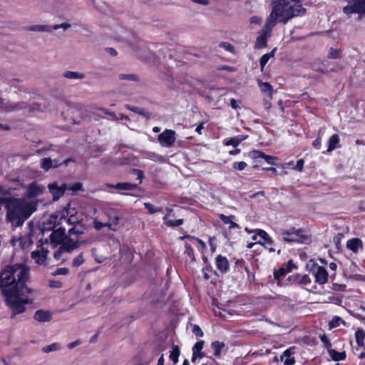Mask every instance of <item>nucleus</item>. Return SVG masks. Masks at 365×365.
<instances>
[{"mask_svg": "<svg viewBox=\"0 0 365 365\" xmlns=\"http://www.w3.org/2000/svg\"><path fill=\"white\" fill-rule=\"evenodd\" d=\"M29 279V268L20 264L6 266L0 272V290L11 311V318L25 312L26 305L34 303V299L29 297L33 292L26 286Z\"/></svg>", "mask_w": 365, "mask_h": 365, "instance_id": "f257e3e1", "label": "nucleus"}, {"mask_svg": "<svg viewBox=\"0 0 365 365\" xmlns=\"http://www.w3.org/2000/svg\"><path fill=\"white\" fill-rule=\"evenodd\" d=\"M305 13L306 9L302 6L301 0H275L265 27H268L269 23L274 26L277 21L286 24L292 18L302 16Z\"/></svg>", "mask_w": 365, "mask_h": 365, "instance_id": "f03ea898", "label": "nucleus"}, {"mask_svg": "<svg viewBox=\"0 0 365 365\" xmlns=\"http://www.w3.org/2000/svg\"><path fill=\"white\" fill-rule=\"evenodd\" d=\"M6 221L12 226L18 227L36 210V204L28 202L24 198L9 196L6 205Z\"/></svg>", "mask_w": 365, "mask_h": 365, "instance_id": "7ed1b4c3", "label": "nucleus"}, {"mask_svg": "<svg viewBox=\"0 0 365 365\" xmlns=\"http://www.w3.org/2000/svg\"><path fill=\"white\" fill-rule=\"evenodd\" d=\"M280 235L283 241L288 243H304L309 240L304 228L297 229L294 227L281 230Z\"/></svg>", "mask_w": 365, "mask_h": 365, "instance_id": "20e7f679", "label": "nucleus"}, {"mask_svg": "<svg viewBox=\"0 0 365 365\" xmlns=\"http://www.w3.org/2000/svg\"><path fill=\"white\" fill-rule=\"evenodd\" d=\"M347 5L343 8V12L347 16L357 14L360 18L365 16V0H346Z\"/></svg>", "mask_w": 365, "mask_h": 365, "instance_id": "39448f33", "label": "nucleus"}, {"mask_svg": "<svg viewBox=\"0 0 365 365\" xmlns=\"http://www.w3.org/2000/svg\"><path fill=\"white\" fill-rule=\"evenodd\" d=\"M0 108L6 112H12L23 109H29V110L31 112L34 110L33 107L28 105L25 102L11 103L9 102H6L5 99L2 98H0Z\"/></svg>", "mask_w": 365, "mask_h": 365, "instance_id": "423d86ee", "label": "nucleus"}, {"mask_svg": "<svg viewBox=\"0 0 365 365\" xmlns=\"http://www.w3.org/2000/svg\"><path fill=\"white\" fill-rule=\"evenodd\" d=\"M78 212L75 209L71 210L66 207L60 214V221H65L69 225H76L79 224L81 220L77 215Z\"/></svg>", "mask_w": 365, "mask_h": 365, "instance_id": "0eeeda50", "label": "nucleus"}, {"mask_svg": "<svg viewBox=\"0 0 365 365\" xmlns=\"http://www.w3.org/2000/svg\"><path fill=\"white\" fill-rule=\"evenodd\" d=\"M312 271L314 272L315 282L319 284H324L328 281L329 274L326 268L323 266H319L317 264H314L312 267Z\"/></svg>", "mask_w": 365, "mask_h": 365, "instance_id": "6e6552de", "label": "nucleus"}, {"mask_svg": "<svg viewBox=\"0 0 365 365\" xmlns=\"http://www.w3.org/2000/svg\"><path fill=\"white\" fill-rule=\"evenodd\" d=\"M175 132L170 129H166L158 136L159 143L163 146L170 147L175 141Z\"/></svg>", "mask_w": 365, "mask_h": 365, "instance_id": "1a4fd4ad", "label": "nucleus"}, {"mask_svg": "<svg viewBox=\"0 0 365 365\" xmlns=\"http://www.w3.org/2000/svg\"><path fill=\"white\" fill-rule=\"evenodd\" d=\"M249 157L253 160H257L258 158L264 159L268 164L272 165H276V161L278 160L277 157L265 154L264 152L258 150H252L249 154Z\"/></svg>", "mask_w": 365, "mask_h": 365, "instance_id": "9d476101", "label": "nucleus"}, {"mask_svg": "<svg viewBox=\"0 0 365 365\" xmlns=\"http://www.w3.org/2000/svg\"><path fill=\"white\" fill-rule=\"evenodd\" d=\"M48 188L53 196V200L56 201L58 200L60 197L64 195L67 189V185L63 183L61 186H58V183L55 182L49 184L48 185Z\"/></svg>", "mask_w": 365, "mask_h": 365, "instance_id": "9b49d317", "label": "nucleus"}, {"mask_svg": "<svg viewBox=\"0 0 365 365\" xmlns=\"http://www.w3.org/2000/svg\"><path fill=\"white\" fill-rule=\"evenodd\" d=\"M66 237V229L60 227L53 230L50 235V241L52 245L57 246L61 245Z\"/></svg>", "mask_w": 365, "mask_h": 365, "instance_id": "f8f14e48", "label": "nucleus"}, {"mask_svg": "<svg viewBox=\"0 0 365 365\" xmlns=\"http://www.w3.org/2000/svg\"><path fill=\"white\" fill-rule=\"evenodd\" d=\"M69 159L65 160L63 162L60 163L58 160H52L51 158H44L41 160V168L45 170L48 171L51 168H57L60 165L65 164L67 165Z\"/></svg>", "mask_w": 365, "mask_h": 365, "instance_id": "ddd939ff", "label": "nucleus"}, {"mask_svg": "<svg viewBox=\"0 0 365 365\" xmlns=\"http://www.w3.org/2000/svg\"><path fill=\"white\" fill-rule=\"evenodd\" d=\"M45 187L38 184L36 182H32L29 185L26 195L29 198H34L40 196L44 192Z\"/></svg>", "mask_w": 365, "mask_h": 365, "instance_id": "4468645a", "label": "nucleus"}, {"mask_svg": "<svg viewBox=\"0 0 365 365\" xmlns=\"http://www.w3.org/2000/svg\"><path fill=\"white\" fill-rule=\"evenodd\" d=\"M215 266L217 270L222 274H226L230 270V263L227 258L222 255L215 257Z\"/></svg>", "mask_w": 365, "mask_h": 365, "instance_id": "2eb2a0df", "label": "nucleus"}, {"mask_svg": "<svg viewBox=\"0 0 365 365\" xmlns=\"http://www.w3.org/2000/svg\"><path fill=\"white\" fill-rule=\"evenodd\" d=\"M48 251L41 246L40 249L31 252V257L38 264H43L46 260Z\"/></svg>", "mask_w": 365, "mask_h": 365, "instance_id": "dca6fc26", "label": "nucleus"}, {"mask_svg": "<svg viewBox=\"0 0 365 365\" xmlns=\"http://www.w3.org/2000/svg\"><path fill=\"white\" fill-rule=\"evenodd\" d=\"M79 246V243L77 241H74L71 238L66 237L63 242L61 243V250H63L66 252H71L74 250L77 249Z\"/></svg>", "mask_w": 365, "mask_h": 365, "instance_id": "f3484780", "label": "nucleus"}, {"mask_svg": "<svg viewBox=\"0 0 365 365\" xmlns=\"http://www.w3.org/2000/svg\"><path fill=\"white\" fill-rule=\"evenodd\" d=\"M347 249L352 251L354 253H357L359 250H362L364 247L363 242L358 237L350 239L346 242Z\"/></svg>", "mask_w": 365, "mask_h": 365, "instance_id": "a211bd4d", "label": "nucleus"}, {"mask_svg": "<svg viewBox=\"0 0 365 365\" xmlns=\"http://www.w3.org/2000/svg\"><path fill=\"white\" fill-rule=\"evenodd\" d=\"M34 318L39 322H47L52 319V315L48 311L38 309L34 313Z\"/></svg>", "mask_w": 365, "mask_h": 365, "instance_id": "6ab92c4d", "label": "nucleus"}, {"mask_svg": "<svg viewBox=\"0 0 365 365\" xmlns=\"http://www.w3.org/2000/svg\"><path fill=\"white\" fill-rule=\"evenodd\" d=\"M173 211V210L172 209H168V214L165 215L163 218L164 224L166 225L168 227H175L182 225L184 222L183 219L173 220L168 218L169 215L172 213Z\"/></svg>", "mask_w": 365, "mask_h": 365, "instance_id": "aec40b11", "label": "nucleus"}, {"mask_svg": "<svg viewBox=\"0 0 365 365\" xmlns=\"http://www.w3.org/2000/svg\"><path fill=\"white\" fill-rule=\"evenodd\" d=\"M106 186L110 188H115L118 190H133L137 188L138 185L130 182H118L115 185L107 183Z\"/></svg>", "mask_w": 365, "mask_h": 365, "instance_id": "412c9836", "label": "nucleus"}, {"mask_svg": "<svg viewBox=\"0 0 365 365\" xmlns=\"http://www.w3.org/2000/svg\"><path fill=\"white\" fill-rule=\"evenodd\" d=\"M272 27L273 26H272V23L269 24L268 27H265V26H264V33L257 38L256 45L257 46L261 48L267 45V34Z\"/></svg>", "mask_w": 365, "mask_h": 365, "instance_id": "4be33fe9", "label": "nucleus"}, {"mask_svg": "<svg viewBox=\"0 0 365 365\" xmlns=\"http://www.w3.org/2000/svg\"><path fill=\"white\" fill-rule=\"evenodd\" d=\"M328 149L327 150V153H330L335 149L340 148L341 145H339V136L338 134H334L332 135L328 140Z\"/></svg>", "mask_w": 365, "mask_h": 365, "instance_id": "5701e85b", "label": "nucleus"}, {"mask_svg": "<svg viewBox=\"0 0 365 365\" xmlns=\"http://www.w3.org/2000/svg\"><path fill=\"white\" fill-rule=\"evenodd\" d=\"M11 195V191L9 189H6L2 186H0V210L3 205L6 208V200H9Z\"/></svg>", "mask_w": 365, "mask_h": 365, "instance_id": "b1692460", "label": "nucleus"}, {"mask_svg": "<svg viewBox=\"0 0 365 365\" xmlns=\"http://www.w3.org/2000/svg\"><path fill=\"white\" fill-rule=\"evenodd\" d=\"M328 353L331 359L335 361H343L346 357L345 351L339 352L332 348L328 351Z\"/></svg>", "mask_w": 365, "mask_h": 365, "instance_id": "393cba45", "label": "nucleus"}, {"mask_svg": "<svg viewBox=\"0 0 365 365\" xmlns=\"http://www.w3.org/2000/svg\"><path fill=\"white\" fill-rule=\"evenodd\" d=\"M225 344L222 341H215L211 344V348L214 351V356L219 357L221 354L222 350L225 348Z\"/></svg>", "mask_w": 365, "mask_h": 365, "instance_id": "a878e982", "label": "nucleus"}, {"mask_svg": "<svg viewBox=\"0 0 365 365\" xmlns=\"http://www.w3.org/2000/svg\"><path fill=\"white\" fill-rule=\"evenodd\" d=\"M356 342L359 347L364 346L365 331L358 329L355 332Z\"/></svg>", "mask_w": 365, "mask_h": 365, "instance_id": "bb28decb", "label": "nucleus"}, {"mask_svg": "<svg viewBox=\"0 0 365 365\" xmlns=\"http://www.w3.org/2000/svg\"><path fill=\"white\" fill-rule=\"evenodd\" d=\"M259 86L260 88V90L262 93H267L269 98L270 99L272 98L273 95V91H272V86L271 84L268 82H259Z\"/></svg>", "mask_w": 365, "mask_h": 365, "instance_id": "cd10ccee", "label": "nucleus"}, {"mask_svg": "<svg viewBox=\"0 0 365 365\" xmlns=\"http://www.w3.org/2000/svg\"><path fill=\"white\" fill-rule=\"evenodd\" d=\"M185 239H188L192 243L196 242L197 245H199V248L201 250H204L206 247L205 243L202 240L197 237L189 235L180 237V240H183Z\"/></svg>", "mask_w": 365, "mask_h": 365, "instance_id": "c85d7f7f", "label": "nucleus"}, {"mask_svg": "<svg viewBox=\"0 0 365 365\" xmlns=\"http://www.w3.org/2000/svg\"><path fill=\"white\" fill-rule=\"evenodd\" d=\"M204 346V341H197L192 347V352L198 355V358L201 359L205 356V352L202 350Z\"/></svg>", "mask_w": 365, "mask_h": 365, "instance_id": "c756f323", "label": "nucleus"}, {"mask_svg": "<svg viewBox=\"0 0 365 365\" xmlns=\"http://www.w3.org/2000/svg\"><path fill=\"white\" fill-rule=\"evenodd\" d=\"M258 235L259 236V240H257V243L262 245L265 242H272L271 237L263 230H258Z\"/></svg>", "mask_w": 365, "mask_h": 365, "instance_id": "7c9ffc66", "label": "nucleus"}, {"mask_svg": "<svg viewBox=\"0 0 365 365\" xmlns=\"http://www.w3.org/2000/svg\"><path fill=\"white\" fill-rule=\"evenodd\" d=\"M203 277L205 280L210 279L212 274L217 275V271L215 270L210 264L205 265L202 268Z\"/></svg>", "mask_w": 365, "mask_h": 365, "instance_id": "2f4dec72", "label": "nucleus"}, {"mask_svg": "<svg viewBox=\"0 0 365 365\" xmlns=\"http://www.w3.org/2000/svg\"><path fill=\"white\" fill-rule=\"evenodd\" d=\"M243 140V138H242L240 135H238L230 139H225L224 140V144L227 146L232 145L234 148H237Z\"/></svg>", "mask_w": 365, "mask_h": 365, "instance_id": "473e14b6", "label": "nucleus"}, {"mask_svg": "<svg viewBox=\"0 0 365 365\" xmlns=\"http://www.w3.org/2000/svg\"><path fill=\"white\" fill-rule=\"evenodd\" d=\"M26 30L32 31H51L52 29L46 25H33L28 26Z\"/></svg>", "mask_w": 365, "mask_h": 365, "instance_id": "72a5a7b5", "label": "nucleus"}, {"mask_svg": "<svg viewBox=\"0 0 365 365\" xmlns=\"http://www.w3.org/2000/svg\"><path fill=\"white\" fill-rule=\"evenodd\" d=\"M185 252H184L185 255H186L188 257H190V259L192 262H195L196 259H195V254H194V250L192 247V244L185 242Z\"/></svg>", "mask_w": 365, "mask_h": 365, "instance_id": "f704fd0d", "label": "nucleus"}, {"mask_svg": "<svg viewBox=\"0 0 365 365\" xmlns=\"http://www.w3.org/2000/svg\"><path fill=\"white\" fill-rule=\"evenodd\" d=\"M291 349H287L283 352V356L287 357L284 361V364L285 365H294L295 364V359L294 357H291Z\"/></svg>", "mask_w": 365, "mask_h": 365, "instance_id": "c9c22d12", "label": "nucleus"}, {"mask_svg": "<svg viewBox=\"0 0 365 365\" xmlns=\"http://www.w3.org/2000/svg\"><path fill=\"white\" fill-rule=\"evenodd\" d=\"M180 354V351L178 346L173 345V350L170 354V359L173 361L174 364H176L178 361Z\"/></svg>", "mask_w": 365, "mask_h": 365, "instance_id": "e433bc0d", "label": "nucleus"}, {"mask_svg": "<svg viewBox=\"0 0 365 365\" xmlns=\"http://www.w3.org/2000/svg\"><path fill=\"white\" fill-rule=\"evenodd\" d=\"M287 273L284 267H282L274 272V277L277 281L278 284H280V278L285 276Z\"/></svg>", "mask_w": 365, "mask_h": 365, "instance_id": "4c0bfd02", "label": "nucleus"}, {"mask_svg": "<svg viewBox=\"0 0 365 365\" xmlns=\"http://www.w3.org/2000/svg\"><path fill=\"white\" fill-rule=\"evenodd\" d=\"M63 76L65 78L70 79H81L84 77V75L83 73L74 71H66L63 73Z\"/></svg>", "mask_w": 365, "mask_h": 365, "instance_id": "58836bf2", "label": "nucleus"}, {"mask_svg": "<svg viewBox=\"0 0 365 365\" xmlns=\"http://www.w3.org/2000/svg\"><path fill=\"white\" fill-rule=\"evenodd\" d=\"M329 59H337L341 58V51L336 48H331L327 55Z\"/></svg>", "mask_w": 365, "mask_h": 365, "instance_id": "ea45409f", "label": "nucleus"}, {"mask_svg": "<svg viewBox=\"0 0 365 365\" xmlns=\"http://www.w3.org/2000/svg\"><path fill=\"white\" fill-rule=\"evenodd\" d=\"M342 322L344 324V322L342 319L338 316H335L333 319L329 322V327L330 329L338 327L340 325V323Z\"/></svg>", "mask_w": 365, "mask_h": 365, "instance_id": "a19ab883", "label": "nucleus"}, {"mask_svg": "<svg viewBox=\"0 0 365 365\" xmlns=\"http://www.w3.org/2000/svg\"><path fill=\"white\" fill-rule=\"evenodd\" d=\"M60 348H61V346H60L59 344H58V343H53V344H51L50 345L43 346L42 348V351L44 353H49V352L53 351L59 350Z\"/></svg>", "mask_w": 365, "mask_h": 365, "instance_id": "79ce46f5", "label": "nucleus"}, {"mask_svg": "<svg viewBox=\"0 0 365 365\" xmlns=\"http://www.w3.org/2000/svg\"><path fill=\"white\" fill-rule=\"evenodd\" d=\"M273 56V51L270 53H267L262 56V57L259 59V65L262 68H263L266 64L267 63L268 61L271 57Z\"/></svg>", "mask_w": 365, "mask_h": 365, "instance_id": "37998d69", "label": "nucleus"}, {"mask_svg": "<svg viewBox=\"0 0 365 365\" xmlns=\"http://www.w3.org/2000/svg\"><path fill=\"white\" fill-rule=\"evenodd\" d=\"M144 206L146 209H148L150 214H154L162 211V207H155L150 202H145Z\"/></svg>", "mask_w": 365, "mask_h": 365, "instance_id": "c03bdc74", "label": "nucleus"}, {"mask_svg": "<svg viewBox=\"0 0 365 365\" xmlns=\"http://www.w3.org/2000/svg\"><path fill=\"white\" fill-rule=\"evenodd\" d=\"M83 262H84L83 255V253H81L73 259L72 266L73 267H78L80 265H81Z\"/></svg>", "mask_w": 365, "mask_h": 365, "instance_id": "a18cd8bd", "label": "nucleus"}, {"mask_svg": "<svg viewBox=\"0 0 365 365\" xmlns=\"http://www.w3.org/2000/svg\"><path fill=\"white\" fill-rule=\"evenodd\" d=\"M120 217L118 215H115L113 217H110V222H108V227L110 230H115V226L118 225Z\"/></svg>", "mask_w": 365, "mask_h": 365, "instance_id": "49530a36", "label": "nucleus"}, {"mask_svg": "<svg viewBox=\"0 0 365 365\" xmlns=\"http://www.w3.org/2000/svg\"><path fill=\"white\" fill-rule=\"evenodd\" d=\"M319 339L324 344V347L327 349V351L331 349V343L326 334L320 335Z\"/></svg>", "mask_w": 365, "mask_h": 365, "instance_id": "de8ad7c7", "label": "nucleus"}, {"mask_svg": "<svg viewBox=\"0 0 365 365\" xmlns=\"http://www.w3.org/2000/svg\"><path fill=\"white\" fill-rule=\"evenodd\" d=\"M126 108L128 110H131V111H133V112H134L135 113H138V114L143 115V116L145 115V110L142 108L137 107V106H129V105L126 106Z\"/></svg>", "mask_w": 365, "mask_h": 365, "instance_id": "09e8293b", "label": "nucleus"}, {"mask_svg": "<svg viewBox=\"0 0 365 365\" xmlns=\"http://www.w3.org/2000/svg\"><path fill=\"white\" fill-rule=\"evenodd\" d=\"M247 166V164L245 161H240V162H235L232 164V168L236 170H243Z\"/></svg>", "mask_w": 365, "mask_h": 365, "instance_id": "8fccbe9b", "label": "nucleus"}, {"mask_svg": "<svg viewBox=\"0 0 365 365\" xmlns=\"http://www.w3.org/2000/svg\"><path fill=\"white\" fill-rule=\"evenodd\" d=\"M299 282L302 284H308L311 283V279L308 274L297 275Z\"/></svg>", "mask_w": 365, "mask_h": 365, "instance_id": "3c124183", "label": "nucleus"}, {"mask_svg": "<svg viewBox=\"0 0 365 365\" xmlns=\"http://www.w3.org/2000/svg\"><path fill=\"white\" fill-rule=\"evenodd\" d=\"M235 217L234 215H231L230 216H227L224 214H220L219 215V218L222 220V222L225 224V225H227L229 224L230 222H231V220Z\"/></svg>", "mask_w": 365, "mask_h": 365, "instance_id": "603ef678", "label": "nucleus"}, {"mask_svg": "<svg viewBox=\"0 0 365 365\" xmlns=\"http://www.w3.org/2000/svg\"><path fill=\"white\" fill-rule=\"evenodd\" d=\"M286 269V271L289 273L292 272L293 269H297V266L294 263V261L292 259L288 260L287 262L286 266L284 267Z\"/></svg>", "mask_w": 365, "mask_h": 365, "instance_id": "864d4df0", "label": "nucleus"}, {"mask_svg": "<svg viewBox=\"0 0 365 365\" xmlns=\"http://www.w3.org/2000/svg\"><path fill=\"white\" fill-rule=\"evenodd\" d=\"M119 78L121 80L138 81V77L133 74H120Z\"/></svg>", "mask_w": 365, "mask_h": 365, "instance_id": "5fc2aeb1", "label": "nucleus"}, {"mask_svg": "<svg viewBox=\"0 0 365 365\" xmlns=\"http://www.w3.org/2000/svg\"><path fill=\"white\" fill-rule=\"evenodd\" d=\"M220 47L223 48L226 51H230L231 53H233L235 51L233 46H232L230 43L225 41L221 42L220 43Z\"/></svg>", "mask_w": 365, "mask_h": 365, "instance_id": "6e6d98bb", "label": "nucleus"}, {"mask_svg": "<svg viewBox=\"0 0 365 365\" xmlns=\"http://www.w3.org/2000/svg\"><path fill=\"white\" fill-rule=\"evenodd\" d=\"M304 159H302V158L299 159L297 162L296 165L294 167H293L292 169L297 170L299 172H302L304 168Z\"/></svg>", "mask_w": 365, "mask_h": 365, "instance_id": "4d7b16f0", "label": "nucleus"}, {"mask_svg": "<svg viewBox=\"0 0 365 365\" xmlns=\"http://www.w3.org/2000/svg\"><path fill=\"white\" fill-rule=\"evenodd\" d=\"M19 83H20L19 80L14 78L10 80L9 83L11 87L16 88L18 91H21L23 89L20 86H19Z\"/></svg>", "mask_w": 365, "mask_h": 365, "instance_id": "13d9d810", "label": "nucleus"}, {"mask_svg": "<svg viewBox=\"0 0 365 365\" xmlns=\"http://www.w3.org/2000/svg\"><path fill=\"white\" fill-rule=\"evenodd\" d=\"M69 272V269L66 267H60L56 269L54 275H66Z\"/></svg>", "mask_w": 365, "mask_h": 365, "instance_id": "bf43d9fd", "label": "nucleus"}, {"mask_svg": "<svg viewBox=\"0 0 365 365\" xmlns=\"http://www.w3.org/2000/svg\"><path fill=\"white\" fill-rule=\"evenodd\" d=\"M312 145L316 149L319 150L321 148L322 145V139L319 135H318L312 142Z\"/></svg>", "mask_w": 365, "mask_h": 365, "instance_id": "052dcab7", "label": "nucleus"}, {"mask_svg": "<svg viewBox=\"0 0 365 365\" xmlns=\"http://www.w3.org/2000/svg\"><path fill=\"white\" fill-rule=\"evenodd\" d=\"M343 237H344V235L341 233H338L335 236H334L333 241L336 247H339V246H340V242Z\"/></svg>", "mask_w": 365, "mask_h": 365, "instance_id": "680f3d73", "label": "nucleus"}, {"mask_svg": "<svg viewBox=\"0 0 365 365\" xmlns=\"http://www.w3.org/2000/svg\"><path fill=\"white\" fill-rule=\"evenodd\" d=\"M192 332L197 336L202 337L203 336V331L198 325H194L192 327Z\"/></svg>", "mask_w": 365, "mask_h": 365, "instance_id": "e2e57ef3", "label": "nucleus"}, {"mask_svg": "<svg viewBox=\"0 0 365 365\" xmlns=\"http://www.w3.org/2000/svg\"><path fill=\"white\" fill-rule=\"evenodd\" d=\"M133 173L137 175L138 179L140 180V184L142 182V180L144 178L143 172L138 169H133Z\"/></svg>", "mask_w": 365, "mask_h": 365, "instance_id": "0e129e2a", "label": "nucleus"}, {"mask_svg": "<svg viewBox=\"0 0 365 365\" xmlns=\"http://www.w3.org/2000/svg\"><path fill=\"white\" fill-rule=\"evenodd\" d=\"M250 22L252 24H259L262 22V19L259 16H252L250 19Z\"/></svg>", "mask_w": 365, "mask_h": 365, "instance_id": "69168bd1", "label": "nucleus"}, {"mask_svg": "<svg viewBox=\"0 0 365 365\" xmlns=\"http://www.w3.org/2000/svg\"><path fill=\"white\" fill-rule=\"evenodd\" d=\"M94 227L97 230H100L104 227H108V223H103L101 222L95 221Z\"/></svg>", "mask_w": 365, "mask_h": 365, "instance_id": "338daca9", "label": "nucleus"}, {"mask_svg": "<svg viewBox=\"0 0 365 365\" xmlns=\"http://www.w3.org/2000/svg\"><path fill=\"white\" fill-rule=\"evenodd\" d=\"M68 234H69L70 235H78L81 234V233H82V231L76 230V227L74 226V227H73L70 228V229L68 230Z\"/></svg>", "mask_w": 365, "mask_h": 365, "instance_id": "774afa93", "label": "nucleus"}]
</instances>
